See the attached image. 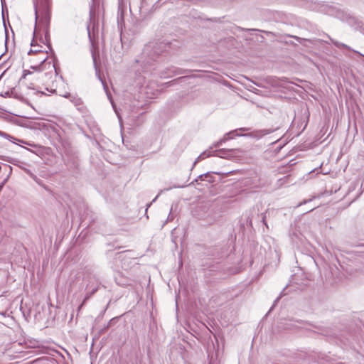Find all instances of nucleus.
I'll return each mask as SVG.
<instances>
[{
	"instance_id": "nucleus-23",
	"label": "nucleus",
	"mask_w": 364,
	"mask_h": 364,
	"mask_svg": "<svg viewBox=\"0 0 364 364\" xmlns=\"http://www.w3.org/2000/svg\"><path fill=\"white\" fill-rule=\"evenodd\" d=\"M39 0H36V4H38Z\"/></svg>"
},
{
	"instance_id": "nucleus-19",
	"label": "nucleus",
	"mask_w": 364,
	"mask_h": 364,
	"mask_svg": "<svg viewBox=\"0 0 364 364\" xmlns=\"http://www.w3.org/2000/svg\"><path fill=\"white\" fill-rule=\"evenodd\" d=\"M235 136H243V135L242 134H236Z\"/></svg>"
},
{
	"instance_id": "nucleus-9",
	"label": "nucleus",
	"mask_w": 364,
	"mask_h": 364,
	"mask_svg": "<svg viewBox=\"0 0 364 364\" xmlns=\"http://www.w3.org/2000/svg\"><path fill=\"white\" fill-rule=\"evenodd\" d=\"M22 168L27 173L31 178H33L34 180L37 179L36 176H35L29 169H27L24 167H22Z\"/></svg>"
},
{
	"instance_id": "nucleus-2",
	"label": "nucleus",
	"mask_w": 364,
	"mask_h": 364,
	"mask_svg": "<svg viewBox=\"0 0 364 364\" xmlns=\"http://www.w3.org/2000/svg\"><path fill=\"white\" fill-rule=\"evenodd\" d=\"M236 152H240V151L237 149H220L217 151L216 156L224 159H230L234 156Z\"/></svg>"
},
{
	"instance_id": "nucleus-21",
	"label": "nucleus",
	"mask_w": 364,
	"mask_h": 364,
	"mask_svg": "<svg viewBox=\"0 0 364 364\" xmlns=\"http://www.w3.org/2000/svg\"><path fill=\"white\" fill-rule=\"evenodd\" d=\"M233 134V132H229L227 135H230V134Z\"/></svg>"
},
{
	"instance_id": "nucleus-13",
	"label": "nucleus",
	"mask_w": 364,
	"mask_h": 364,
	"mask_svg": "<svg viewBox=\"0 0 364 364\" xmlns=\"http://www.w3.org/2000/svg\"><path fill=\"white\" fill-rule=\"evenodd\" d=\"M102 84H103V86H104V89L105 90V92L108 96V97H109V94H108V92H107V85H105V83L103 82V81H102Z\"/></svg>"
},
{
	"instance_id": "nucleus-17",
	"label": "nucleus",
	"mask_w": 364,
	"mask_h": 364,
	"mask_svg": "<svg viewBox=\"0 0 364 364\" xmlns=\"http://www.w3.org/2000/svg\"><path fill=\"white\" fill-rule=\"evenodd\" d=\"M240 130H243L244 131V130H247V129H246V128H241V129H240Z\"/></svg>"
},
{
	"instance_id": "nucleus-1",
	"label": "nucleus",
	"mask_w": 364,
	"mask_h": 364,
	"mask_svg": "<svg viewBox=\"0 0 364 364\" xmlns=\"http://www.w3.org/2000/svg\"><path fill=\"white\" fill-rule=\"evenodd\" d=\"M41 56L38 58V60H40L41 62V64L39 65V67H40V70H43L44 69V68L48 65V67L52 68L53 70H54V73L56 75L57 74V71H56V69L55 68V65L51 64L50 62L46 63V61L47 60V58H48V55H47V53H43V52H39L38 53Z\"/></svg>"
},
{
	"instance_id": "nucleus-20",
	"label": "nucleus",
	"mask_w": 364,
	"mask_h": 364,
	"mask_svg": "<svg viewBox=\"0 0 364 364\" xmlns=\"http://www.w3.org/2000/svg\"><path fill=\"white\" fill-rule=\"evenodd\" d=\"M31 68H33V69H37V67H36V66H31Z\"/></svg>"
},
{
	"instance_id": "nucleus-6",
	"label": "nucleus",
	"mask_w": 364,
	"mask_h": 364,
	"mask_svg": "<svg viewBox=\"0 0 364 364\" xmlns=\"http://www.w3.org/2000/svg\"><path fill=\"white\" fill-rule=\"evenodd\" d=\"M65 97H70V101L73 102L75 105H80L82 103L81 99L77 97L71 96L70 94L68 95H65Z\"/></svg>"
},
{
	"instance_id": "nucleus-22",
	"label": "nucleus",
	"mask_w": 364,
	"mask_h": 364,
	"mask_svg": "<svg viewBox=\"0 0 364 364\" xmlns=\"http://www.w3.org/2000/svg\"><path fill=\"white\" fill-rule=\"evenodd\" d=\"M203 175H200V178L201 179H202V178H203Z\"/></svg>"
},
{
	"instance_id": "nucleus-14",
	"label": "nucleus",
	"mask_w": 364,
	"mask_h": 364,
	"mask_svg": "<svg viewBox=\"0 0 364 364\" xmlns=\"http://www.w3.org/2000/svg\"><path fill=\"white\" fill-rule=\"evenodd\" d=\"M0 136L6 137L8 136V134L0 131Z\"/></svg>"
},
{
	"instance_id": "nucleus-4",
	"label": "nucleus",
	"mask_w": 364,
	"mask_h": 364,
	"mask_svg": "<svg viewBox=\"0 0 364 364\" xmlns=\"http://www.w3.org/2000/svg\"><path fill=\"white\" fill-rule=\"evenodd\" d=\"M86 291H86V294H85V299H84L82 303L78 307V310L79 311L80 310L82 306L84 305V304L86 302V301L88 300L92 296V295L93 294L90 291V284H87Z\"/></svg>"
},
{
	"instance_id": "nucleus-5",
	"label": "nucleus",
	"mask_w": 364,
	"mask_h": 364,
	"mask_svg": "<svg viewBox=\"0 0 364 364\" xmlns=\"http://www.w3.org/2000/svg\"><path fill=\"white\" fill-rule=\"evenodd\" d=\"M210 156H211V152L210 151H205L204 152H203L202 154H200L198 157L196 159V161H195V164H196L197 162L203 160V159H205V158L207 157H209Z\"/></svg>"
},
{
	"instance_id": "nucleus-3",
	"label": "nucleus",
	"mask_w": 364,
	"mask_h": 364,
	"mask_svg": "<svg viewBox=\"0 0 364 364\" xmlns=\"http://www.w3.org/2000/svg\"><path fill=\"white\" fill-rule=\"evenodd\" d=\"M87 284H90V291L93 294L97 291L98 289V282L97 281L92 278L90 279L89 283Z\"/></svg>"
},
{
	"instance_id": "nucleus-10",
	"label": "nucleus",
	"mask_w": 364,
	"mask_h": 364,
	"mask_svg": "<svg viewBox=\"0 0 364 364\" xmlns=\"http://www.w3.org/2000/svg\"><path fill=\"white\" fill-rule=\"evenodd\" d=\"M333 43L337 47V48H348V47L345 45L344 43L338 42V41H333Z\"/></svg>"
},
{
	"instance_id": "nucleus-12",
	"label": "nucleus",
	"mask_w": 364,
	"mask_h": 364,
	"mask_svg": "<svg viewBox=\"0 0 364 364\" xmlns=\"http://www.w3.org/2000/svg\"><path fill=\"white\" fill-rule=\"evenodd\" d=\"M111 103H112V107H113V108H114V111H115V113L117 114L118 118H119V119L120 120V116H119V114L118 112L117 111V109H116V108H115V106H114V105L113 102H112V101H111Z\"/></svg>"
},
{
	"instance_id": "nucleus-18",
	"label": "nucleus",
	"mask_w": 364,
	"mask_h": 364,
	"mask_svg": "<svg viewBox=\"0 0 364 364\" xmlns=\"http://www.w3.org/2000/svg\"><path fill=\"white\" fill-rule=\"evenodd\" d=\"M87 30H88L89 36H90V28L89 27L87 28Z\"/></svg>"
},
{
	"instance_id": "nucleus-8",
	"label": "nucleus",
	"mask_w": 364,
	"mask_h": 364,
	"mask_svg": "<svg viewBox=\"0 0 364 364\" xmlns=\"http://www.w3.org/2000/svg\"><path fill=\"white\" fill-rule=\"evenodd\" d=\"M232 137H228L226 135L223 136V139H221L220 141H218L216 144H214V146L215 147L217 146H219L220 145H222V144L225 141H226L227 140H228L229 139H231Z\"/></svg>"
},
{
	"instance_id": "nucleus-7",
	"label": "nucleus",
	"mask_w": 364,
	"mask_h": 364,
	"mask_svg": "<svg viewBox=\"0 0 364 364\" xmlns=\"http://www.w3.org/2000/svg\"><path fill=\"white\" fill-rule=\"evenodd\" d=\"M269 133H270V132L269 130L264 129V130L259 131V132H256L255 134H252L251 135L254 136L255 137H257V138H260L262 136H264Z\"/></svg>"
},
{
	"instance_id": "nucleus-15",
	"label": "nucleus",
	"mask_w": 364,
	"mask_h": 364,
	"mask_svg": "<svg viewBox=\"0 0 364 364\" xmlns=\"http://www.w3.org/2000/svg\"><path fill=\"white\" fill-rule=\"evenodd\" d=\"M37 14H38L37 5H36V18H37Z\"/></svg>"
},
{
	"instance_id": "nucleus-11",
	"label": "nucleus",
	"mask_w": 364,
	"mask_h": 364,
	"mask_svg": "<svg viewBox=\"0 0 364 364\" xmlns=\"http://www.w3.org/2000/svg\"><path fill=\"white\" fill-rule=\"evenodd\" d=\"M152 47V45L151 44L146 45L144 50V54H149Z\"/></svg>"
},
{
	"instance_id": "nucleus-16",
	"label": "nucleus",
	"mask_w": 364,
	"mask_h": 364,
	"mask_svg": "<svg viewBox=\"0 0 364 364\" xmlns=\"http://www.w3.org/2000/svg\"><path fill=\"white\" fill-rule=\"evenodd\" d=\"M154 54H155V55H159V51H157V50H155V51H154Z\"/></svg>"
}]
</instances>
